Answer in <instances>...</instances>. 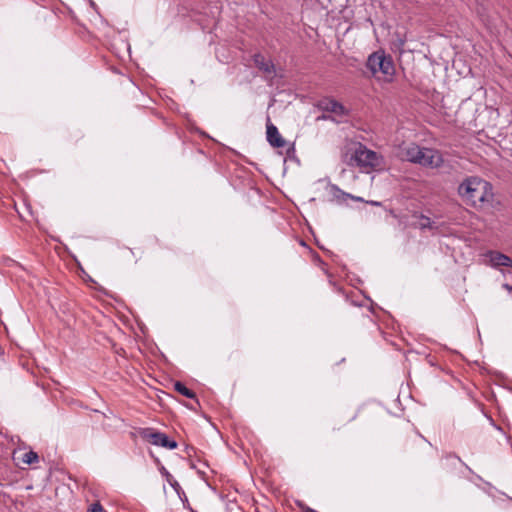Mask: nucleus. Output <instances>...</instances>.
Here are the masks:
<instances>
[{
	"mask_svg": "<svg viewBox=\"0 0 512 512\" xmlns=\"http://www.w3.org/2000/svg\"><path fill=\"white\" fill-rule=\"evenodd\" d=\"M458 194L463 202L476 209L491 205L494 199L491 183L477 176L465 178L458 187Z\"/></svg>",
	"mask_w": 512,
	"mask_h": 512,
	"instance_id": "nucleus-1",
	"label": "nucleus"
},
{
	"mask_svg": "<svg viewBox=\"0 0 512 512\" xmlns=\"http://www.w3.org/2000/svg\"><path fill=\"white\" fill-rule=\"evenodd\" d=\"M366 66L371 71L372 75L376 76L378 73H381L386 80H390L395 73L392 58L383 53L376 52L371 54L368 57Z\"/></svg>",
	"mask_w": 512,
	"mask_h": 512,
	"instance_id": "nucleus-2",
	"label": "nucleus"
},
{
	"mask_svg": "<svg viewBox=\"0 0 512 512\" xmlns=\"http://www.w3.org/2000/svg\"><path fill=\"white\" fill-rule=\"evenodd\" d=\"M353 158L359 167L367 169V171L379 168L382 164V158L376 152L361 144L355 150Z\"/></svg>",
	"mask_w": 512,
	"mask_h": 512,
	"instance_id": "nucleus-3",
	"label": "nucleus"
},
{
	"mask_svg": "<svg viewBox=\"0 0 512 512\" xmlns=\"http://www.w3.org/2000/svg\"><path fill=\"white\" fill-rule=\"evenodd\" d=\"M143 439L148 440L156 446H161L170 450L176 449L178 444L174 440H170L165 433L158 432L152 428H145L140 432Z\"/></svg>",
	"mask_w": 512,
	"mask_h": 512,
	"instance_id": "nucleus-4",
	"label": "nucleus"
},
{
	"mask_svg": "<svg viewBox=\"0 0 512 512\" xmlns=\"http://www.w3.org/2000/svg\"><path fill=\"white\" fill-rule=\"evenodd\" d=\"M443 162V156L438 150L426 147L423 148L419 165L434 169L442 166Z\"/></svg>",
	"mask_w": 512,
	"mask_h": 512,
	"instance_id": "nucleus-5",
	"label": "nucleus"
},
{
	"mask_svg": "<svg viewBox=\"0 0 512 512\" xmlns=\"http://www.w3.org/2000/svg\"><path fill=\"white\" fill-rule=\"evenodd\" d=\"M267 141L273 147L281 148L284 147L287 143L285 139L280 135L277 127L272 124L269 120L267 123Z\"/></svg>",
	"mask_w": 512,
	"mask_h": 512,
	"instance_id": "nucleus-6",
	"label": "nucleus"
},
{
	"mask_svg": "<svg viewBox=\"0 0 512 512\" xmlns=\"http://www.w3.org/2000/svg\"><path fill=\"white\" fill-rule=\"evenodd\" d=\"M328 193L330 195V201L336 202L337 204L346 203L348 198H354L352 194L344 192L335 184H329L327 186Z\"/></svg>",
	"mask_w": 512,
	"mask_h": 512,
	"instance_id": "nucleus-7",
	"label": "nucleus"
},
{
	"mask_svg": "<svg viewBox=\"0 0 512 512\" xmlns=\"http://www.w3.org/2000/svg\"><path fill=\"white\" fill-rule=\"evenodd\" d=\"M487 256L489 257L493 267H512V259L503 253L497 251H489Z\"/></svg>",
	"mask_w": 512,
	"mask_h": 512,
	"instance_id": "nucleus-8",
	"label": "nucleus"
},
{
	"mask_svg": "<svg viewBox=\"0 0 512 512\" xmlns=\"http://www.w3.org/2000/svg\"><path fill=\"white\" fill-rule=\"evenodd\" d=\"M320 107L327 112L334 113L336 115L342 116L345 114V107L334 99H324L320 103Z\"/></svg>",
	"mask_w": 512,
	"mask_h": 512,
	"instance_id": "nucleus-9",
	"label": "nucleus"
},
{
	"mask_svg": "<svg viewBox=\"0 0 512 512\" xmlns=\"http://www.w3.org/2000/svg\"><path fill=\"white\" fill-rule=\"evenodd\" d=\"M423 148L416 144H411L404 149V158L412 163L419 164L421 162V156Z\"/></svg>",
	"mask_w": 512,
	"mask_h": 512,
	"instance_id": "nucleus-10",
	"label": "nucleus"
},
{
	"mask_svg": "<svg viewBox=\"0 0 512 512\" xmlns=\"http://www.w3.org/2000/svg\"><path fill=\"white\" fill-rule=\"evenodd\" d=\"M254 64L257 68L267 74H272L275 71L274 64L270 60H266L261 54H255L253 56Z\"/></svg>",
	"mask_w": 512,
	"mask_h": 512,
	"instance_id": "nucleus-11",
	"label": "nucleus"
},
{
	"mask_svg": "<svg viewBox=\"0 0 512 512\" xmlns=\"http://www.w3.org/2000/svg\"><path fill=\"white\" fill-rule=\"evenodd\" d=\"M160 472L166 478L169 485L175 490V492L179 495L180 498L181 495L185 496V493L182 490L180 484L177 482V480L174 479V477L167 471V469L164 466H161Z\"/></svg>",
	"mask_w": 512,
	"mask_h": 512,
	"instance_id": "nucleus-12",
	"label": "nucleus"
},
{
	"mask_svg": "<svg viewBox=\"0 0 512 512\" xmlns=\"http://www.w3.org/2000/svg\"><path fill=\"white\" fill-rule=\"evenodd\" d=\"M418 219V221L414 224V226L420 230H433L437 227L435 226V223L427 216L420 214V215H414Z\"/></svg>",
	"mask_w": 512,
	"mask_h": 512,
	"instance_id": "nucleus-13",
	"label": "nucleus"
},
{
	"mask_svg": "<svg viewBox=\"0 0 512 512\" xmlns=\"http://www.w3.org/2000/svg\"><path fill=\"white\" fill-rule=\"evenodd\" d=\"M174 389L180 393L181 395L187 397V398H190V399H194L196 397V394L188 389L182 382L180 381H176L174 383Z\"/></svg>",
	"mask_w": 512,
	"mask_h": 512,
	"instance_id": "nucleus-14",
	"label": "nucleus"
},
{
	"mask_svg": "<svg viewBox=\"0 0 512 512\" xmlns=\"http://www.w3.org/2000/svg\"><path fill=\"white\" fill-rule=\"evenodd\" d=\"M22 461L25 464L31 465V464L37 463L39 461V456L36 452L29 451V452L24 453Z\"/></svg>",
	"mask_w": 512,
	"mask_h": 512,
	"instance_id": "nucleus-15",
	"label": "nucleus"
},
{
	"mask_svg": "<svg viewBox=\"0 0 512 512\" xmlns=\"http://www.w3.org/2000/svg\"><path fill=\"white\" fill-rule=\"evenodd\" d=\"M87 512H105L103 507L99 502L93 503Z\"/></svg>",
	"mask_w": 512,
	"mask_h": 512,
	"instance_id": "nucleus-16",
	"label": "nucleus"
},
{
	"mask_svg": "<svg viewBox=\"0 0 512 512\" xmlns=\"http://www.w3.org/2000/svg\"><path fill=\"white\" fill-rule=\"evenodd\" d=\"M450 458L455 459V460H457V461H459V462H461V463H462L461 458H459V457H458V456H456V455H451V454H450V455H448V456H447V459H450Z\"/></svg>",
	"mask_w": 512,
	"mask_h": 512,
	"instance_id": "nucleus-17",
	"label": "nucleus"
},
{
	"mask_svg": "<svg viewBox=\"0 0 512 512\" xmlns=\"http://www.w3.org/2000/svg\"><path fill=\"white\" fill-rule=\"evenodd\" d=\"M351 199L354 200V201H360V202L363 201V199L361 197H358V196H354V198H351Z\"/></svg>",
	"mask_w": 512,
	"mask_h": 512,
	"instance_id": "nucleus-18",
	"label": "nucleus"
},
{
	"mask_svg": "<svg viewBox=\"0 0 512 512\" xmlns=\"http://www.w3.org/2000/svg\"><path fill=\"white\" fill-rule=\"evenodd\" d=\"M370 204L374 205V206H380L381 205V203L378 202V201H371Z\"/></svg>",
	"mask_w": 512,
	"mask_h": 512,
	"instance_id": "nucleus-19",
	"label": "nucleus"
},
{
	"mask_svg": "<svg viewBox=\"0 0 512 512\" xmlns=\"http://www.w3.org/2000/svg\"><path fill=\"white\" fill-rule=\"evenodd\" d=\"M504 287L508 290V291H512V286L508 285V284H504Z\"/></svg>",
	"mask_w": 512,
	"mask_h": 512,
	"instance_id": "nucleus-20",
	"label": "nucleus"
},
{
	"mask_svg": "<svg viewBox=\"0 0 512 512\" xmlns=\"http://www.w3.org/2000/svg\"><path fill=\"white\" fill-rule=\"evenodd\" d=\"M290 150H294L293 145H289L288 151H290Z\"/></svg>",
	"mask_w": 512,
	"mask_h": 512,
	"instance_id": "nucleus-21",
	"label": "nucleus"
}]
</instances>
